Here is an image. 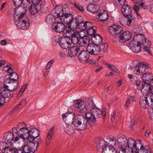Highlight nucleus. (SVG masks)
<instances>
[{
	"label": "nucleus",
	"mask_w": 153,
	"mask_h": 153,
	"mask_svg": "<svg viewBox=\"0 0 153 153\" xmlns=\"http://www.w3.org/2000/svg\"><path fill=\"white\" fill-rule=\"evenodd\" d=\"M105 141L103 139L100 140L98 143L97 144V148L98 151H102L103 150V147L105 145Z\"/></svg>",
	"instance_id": "38"
},
{
	"label": "nucleus",
	"mask_w": 153,
	"mask_h": 153,
	"mask_svg": "<svg viewBox=\"0 0 153 153\" xmlns=\"http://www.w3.org/2000/svg\"><path fill=\"white\" fill-rule=\"evenodd\" d=\"M117 141L120 149L119 153H151V148L149 146L145 148L141 145L140 149L137 146L135 140L131 137L128 138L123 135H120L117 137Z\"/></svg>",
	"instance_id": "1"
},
{
	"label": "nucleus",
	"mask_w": 153,
	"mask_h": 153,
	"mask_svg": "<svg viewBox=\"0 0 153 153\" xmlns=\"http://www.w3.org/2000/svg\"><path fill=\"white\" fill-rule=\"evenodd\" d=\"M53 29L57 32L61 33L64 32V33L65 34L66 30H68L66 25L63 23L59 22H54L53 25Z\"/></svg>",
	"instance_id": "13"
},
{
	"label": "nucleus",
	"mask_w": 153,
	"mask_h": 153,
	"mask_svg": "<svg viewBox=\"0 0 153 153\" xmlns=\"http://www.w3.org/2000/svg\"><path fill=\"white\" fill-rule=\"evenodd\" d=\"M88 11L93 13H95L97 10V6L94 4H89L87 7Z\"/></svg>",
	"instance_id": "41"
},
{
	"label": "nucleus",
	"mask_w": 153,
	"mask_h": 153,
	"mask_svg": "<svg viewBox=\"0 0 153 153\" xmlns=\"http://www.w3.org/2000/svg\"><path fill=\"white\" fill-rule=\"evenodd\" d=\"M108 30L111 35L115 36H118L119 41L121 43H124L129 40L132 36L131 33L129 31H125L122 33H120L123 30V28L120 25H114L109 27Z\"/></svg>",
	"instance_id": "2"
},
{
	"label": "nucleus",
	"mask_w": 153,
	"mask_h": 153,
	"mask_svg": "<svg viewBox=\"0 0 153 153\" xmlns=\"http://www.w3.org/2000/svg\"><path fill=\"white\" fill-rule=\"evenodd\" d=\"M91 39L93 43L95 45H98L102 42V39L100 35L96 34L91 37Z\"/></svg>",
	"instance_id": "25"
},
{
	"label": "nucleus",
	"mask_w": 153,
	"mask_h": 153,
	"mask_svg": "<svg viewBox=\"0 0 153 153\" xmlns=\"http://www.w3.org/2000/svg\"><path fill=\"white\" fill-rule=\"evenodd\" d=\"M88 123L90 124L88 118H86L82 115H78L74 123L75 128L77 130H83L86 128Z\"/></svg>",
	"instance_id": "7"
},
{
	"label": "nucleus",
	"mask_w": 153,
	"mask_h": 153,
	"mask_svg": "<svg viewBox=\"0 0 153 153\" xmlns=\"http://www.w3.org/2000/svg\"><path fill=\"white\" fill-rule=\"evenodd\" d=\"M58 42L61 47L64 49L68 48L71 45L70 42L68 41L66 38L64 37L59 38Z\"/></svg>",
	"instance_id": "21"
},
{
	"label": "nucleus",
	"mask_w": 153,
	"mask_h": 153,
	"mask_svg": "<svg viewBox=\"0 0 153 153\" xmlns=\"http://www.w3.org/2000/svg\"><path fill=\"white\" fill-rule=\"evenodd\" d=\"M90 41L89 37L87 36H80L79 38V45L81 47H85L89 44Z\"/></svg>",
	"instance_id": "18"
},
{
	"label": "nucleus",
	"mask_w": 153,
	"mask_h": 153,
	"mask_svg": "<svg viewBox=\"0 0 153 153\" xmlns=\"http://www.w3.org/2000/svg\"><path fill=\"white\" fill-rule=\"evenodd\" d=\"M20 108V106L18 104H17L15 107L10 112V114H11L13 113L14 112L17 111Z\"/></svg>",
	"instance_id": "50"
},
{
	"label": "nucleus",
	"mask_w": 153,
	"mask_h": 153,
	"mask_svg": "<svg viewBox=\"0 0 153 153\" xmlns=\"http://www.w3.org/2000/svg\"><path fill=\"white\" fill-rule=\"evenodd\" d=\"M74 5L76 8L79 11H83L84 9L82 6L78 2H76L74 3Z\"/></svg>",
	"instance_id": "48"
},
{
	"label": "nucleus",
	"mask_w": 153,
	"mask_h": 153,
	"mask_svg": "<svg viewBox=\"0 0 153 153\" xmlns=\"http://www.w3.org/2000/svg\"><path fill=\"white\" fill-rule=\"evenodd\" d=\"M28 84H26L24 85L21 88L20 91H21L22 92H23L26 89Z\"/></svg>",
	"instance_id": "63"
},
{
	"label": "nucleus",
	"mask_w": 153,
	"mask_h": 153,
	"mask_svg": "<svg viewBox=\"0 0 153 153\" xmlns=\"http://www.w3.org/2000/svg\"><path fill=\"white\" fill-rule=\"evenodd\" d=\"M147 97L148 98V99L151 100V105L153 107V93L152 92L150 93L147 96Z\"/></svg>",
	"instance_id": "53"
},
{
	"label": "nucleus",
	"mask_w": 153,
	"mask_h": 153,
	"mask_svg": "<svg viewBox=\"0 0 153 153\" xmlns=\"http://www.w3.org/2000/svg\"><path fill=\"white\" fill-rule=\"evenodd\" d=\"M114 146H108V151L109 153H116V151L114 148Z\"/></svg>",
	"instance_id": "49"
},
{
	"label": "nucleus",
	"mask_w": 153,
	"mask_h": 153,
	"mask_svg": "<svg viewBox=\"0 0 153 153\" xmlns=\"http://www.w3.org/2000/svg\"><path fill=\"white\" fill-rule=\"evenodd\" d=\"M13 1L15 6H19L22 4H25V0H13Z\"/></svg>",
	"instance_id": "46"
},
{
	"label": "nucleus",
	"mask_w": 153,
	"mask_h": 153,
	"mask_svg": "<svg viewBox=\"0 0 153 153\" xmlns=\"http://www.w3.org/2000/svg\"><path fill=\"white\" fill-rule=\"evenodd\" d=\"M148 100V98L145 97L140 99L139 103L142 108H148L149 103Z\"/></svg>",
	"instance_id": "28"
},
{
	"label": "nucleus",
	"mask_w": 153,
	"mask_h": 153,
	"mask_svg": "<svg viewBox=\"0 0 153 153\" xmlns=\"http://www.w3.org/2000/svg\"><path fill=\"white\" fill-rule=\"evenodd\" d=\"M132 47L131 48V50L134 53H138L141 51V46L142 45L141 44L139 43H135L132 42Z\"/></svg>",
	"instance_id": "32"
},
{
	"label": "nucleus",
	"mask_w": 153,
	"mask_h": 153,
	"mask_svg": "<svg viewBox=\"0 0 153 153\" xmlns=\"http://www.w3.org/2000/svg\"><path fill=\"white\" fill-rule=\"evenodd\" d=\"M132 42L135 43H138L141 44L142 46H144V51L147 52L150 55L152 54L150 48V46L151 45V42L148 39H146L143 34L134 35Z\"/></svg>",
	"instance_id": "6"
},
{
	"label": "nucleus",
	"mask_w": 153,
	"mask_h": 153,
	"mask_svg": "<svg viewBox=\"0 0 153 153\" xmlns=\"http://www.w3.org/2000/svg\"><path fill=\"white\" fill-rule=\"evenodd\" d=\"M76 21L74 23L75 24V26L74 28H76L78 27L81 30H86L85 22H81L79 23L77 22L76 18L74 19Z\"/></svg>",
	"instance_id": "35"
},
{
	"label": "nucleus",
	"mask_w": 153,
	"mask_h": 153,
	"mask_svg": "<svg viewBox=\"0 0 153 153\" xmlns=\"http://www.w3.org/2000/svg\"><path fill=\"white\" fill-rule=\"evenodd\" d=\"M27 104L26 100L25 99H24L22 100L19 104L20 106L23 105L24 106L26 105Z\"/></svg>",
	"instance_id": "60"
},
{
	"label": "nucleus",
	"mask_w": 153,
	"mask_h": 153,
	"mask_svg": "<svg viewBox=\"0 0 153 153\" xmlns=\"http://www.w3.org/2000/svg\"><path fill=\"white\" fill-rule=\"evenodd\" d=\"M41 0H32L31 2L33 5H37L40 2Z\"/></svg>",
	"instance_id": "61"
},
{
	"label": "nucleus",
	"mask_w": 153,
	"mask_h": 153,
	"mask_svg": "<svg viewBox=\"0 0 153 153\" xmlns=\"http://www.w3.org/2000/svg\"><path fill=\"white\" fill-rule=\"evenodd\" d=\"M14 21L15 23L18 22L19 21L22 22H29L28 19L27 17L25 14L18 15L15 14L14 15Z\"/></svg>",
	"instance_id": "24"
},
{
	"label": "nucleus",
	"mask_w": 153,
	"mask_h": 153,
	"mask_svg": "<svg viewBox=\"0 0 153 153\" xmlns=\"http://www.w3.org/2000/svg\"><path fill=\"white\" fill-rule=\"evenodd\" d=\"M19 76L13 70L12 72H11L7 75L5 76V80H9L10 81H18Z\"/></svg>",
	"instance_id": "26"
},
{
	"label": "nucleus",
	"mask_w": 153,
	"mask_h": 153,
	"mask_svg": "<svg viewBox=\"0 0 153 153\" xmlns=\"http://www.w3.org/2000/svg\"><path fill=\"white\" fill-rule=\"evenodd\" d=\"M89 56V53L87 51H82L79 53L78 56V58L81 62L85 63L88 61Z\"/></svg>",
	"instance_id": "17"
},
{
	"label": "nucleus",
	"mask_w": 153,
	"mask_h": 153,
	"mask_svg": "<svg viewBox=\"0 0 153 153\" xmlns=\"http://www.w3.org/2000/svg\"><path fill=\"white\" fill-rule=\"evenodd\" d=\"M96 27L95 26H93V27L89 28L87 30V33L88 35L92 37L94 35H96V33L97 30H96Z\"/></svg>",
	"instance_id": "40"
},
{
	"label": "nucleus",
	"mask_w": 153,
	"mask_h": 153,
	"mask_svg": "<svg viewBox=\"0 0 153 153\" xmlns=\"http://www.w3.org/2000/svg\"><path fill=\"white\" fill-rule=\"evenodd\" d=\"M150 69L149 67L143 63L139 62L135 66L134 70L135 74H144L145 72L148 71Z\"/></svg>",
	"instance_id": "11"
},
{
	"label": "nucleus",
	"mask_w": 153,
	"mask_h": 153,
	"mask_svg": "<svg viewBox=\"0 0 153 153\" xmlns=\"http://www.w3.org/2000/svg\"><path fill=\"white\" fill-rule=\"evenodd\" d=\"M4 70L6 72H7L9 74L11 72H12L13 70V68H12L11 67H9L8 65H6L3 68Z\"/></svg>",
	"instance_id": "51"
},
{
	"label": "nucleus",
	"mask_w": 153,
	"mask_h": 153,
	"mask_svg": "<svg viewBox=\"0 0 153 153\" xmlns=\"http://www.w3.org/2000/svg\"><path fill=\"white\" fill-rule=\"evenodd\" d=\"M79 47L78 45L71 46L68 50V54L70 57L76 56L79 50Z\"/></svg>",
	"instance_id": "22"
},
{
	"label": "nucleus",
	"mask_w": 153,
	"mask_h": 153,
	"mask_svg": "<svg viewBox=\"0 0 153 153\" xmlns=\"http://www.w3.org/2000/svg\"><path fill=\"white\" fill-rule=\"evenodd\" d=\"M64 130L65 132L70 135H72L74 132L73 127L70 125H66L64 127Z\"/></svg>",
	"instance_id": "37"
},
{
	"label": "nucleus",
	"mask_w": 153,
	"mask_h": 153,
	"mask_svg": "<svg viewBox=\"0 0 153 153\" xmlns=\"http://www.w3.org/2000/svg\"><path fill=\"white\" fill-rule=\"evenodd\" d=\"M4 144V142L0 143V149L2 150V153H15V149L10 147H5L4 148H1V146Z\"/></svg>",
	"instance_id": "29"
},
{
	"label": "nucleus",
	"mask_w": 153,
	"mask_h": 153,
	"mask_svg": "<svg viewBox=\"0 0 153 153\" xmlns=\"http://www.w3.org/2000/svg\"><path fill=\"white\" fill-rule=\"evenodd\" d=\"M37 6L36 5H31L29 8V11L32 15H35L38 12Z\"/></svg>",
	"instance_id": "44"
},
{
	"label": "nucleus",
	"mask_w": 153,
	"mask_h": 153,
	"mask_svg": "<svg viewBox=\"0 0 153 153\" xmlns=\"http://www.w3.org/2000/svg\"><path fill=\"white\" fill-rule=\"evenodd\" d=\"M5 83L8 84L9 85H7L9 86V88L10 89L11 91H14L18 88L19 82L18 81H10L9 80H5Z\"/></svg>",
	"instance_id": "23"
},
{
	"label": "nucleus",
	"mask_w": 153,
	"mask_h": 153,
	"mask_svg": "<svg viewBox=\"0 0 153 153\" xmlns=\"http://www.w3.org/2000/svg\"><path fill=\"white\" fill-rule=\"evenodd\" d=\"M53 16L51 14H49L47 16L46 21L48 23L51 22L52 21Z\"/></svg>",
	"instance_id": "55"
},
{
	"label": "nucleus",
	"mask_w": 153,
	"mask_h": 153,
	"mask_svg": "<svg viewBox=\"0 0 153 153\" xmlns=\"http://www.w3.org/2000/svg\"><path fill=\"white\" fill-rule=\"evenodd\" d=\"M143 2H141L140 5L145 9L147 8V6L152 2L153 0H143Z\"/></svg>",
	"instance_id": "43"
},
{
	"label": "nucleus",
	"mask_w": 153,
	"mask_h": 153,
	"mask_svg": "<svg viewBox=\"0 0 153 153\" xmlns=\"http://www.w3.org/2000/svg\"><path fill=\"white\" fill-rule=\"evenodd\" d=\"M86 104L88 107L90 108V110L91 112V113L87 112L85 114L86 117L89 118L90 125L91 126L93 125L96 122L95 117L98 118L103 117V119H105L106 116V112L105 111H101L93 103H92L91 105V103L88 102Z\"/></svg>",
	"instance_id": "3"
},
{
	"label": "nucleus",
	"mask_w": 153,
	"mask_h": 153,
	"mask_svg": "<svg viewBox=\"0 0 153 153\" xmlns=\"http://www.w3.org/2000/svg\"><path fill=\"white\" fill-rule=\"evenodd\" d=\"M102 152V153H109L108 149H107V146H105L103 147Z\"/></svg>",
	"instance_id": "62"
},
{
	"label": "nucleus",
	"mask_w": 153,
	"mask_h": 153,
	"mask_svg": "<svg viewBox=\"0 0 153 153\" xmlns=\"http://www.w3.org/2000/svg\"><path fill=\"white\" fill-rule=\"evenodd\" d=\"M153 76L152 73L148 71L145 72L142 76L143 82H150L149 81L152 80Z\"/></svg>",
	"instance_id": "27"
},
{
	"label": "nucleus",
	"mask_w": 153,
	"mask_h": 153,
	"mask_svg": "<svg viewBox=\"0 0 153 153\" xmlns=\"http://www.w3.org/2000/svg\"><path fill=\"white\" fill-rule=\"evenodd\" d=\"M130 103V99L129 98H128L127 99L126 104L125 105V106L127 108L129 105Z\"/></svg>",
	"instance_id": "64"
},
{
	"label": "nucleus",
	"mask_w": 153,
	"mask_h": 153,
	"mask_svg": "<svg viewBox=\"0 0 153 153\" xmlns=\"http://www.w3.org/2000/svg\"><path fill=\"white\" fill-rule=\"evenodd\" d=\"M62 117L64 121L67 125L74 123L76 119L75 114L72 112H68L62 114Z\"/></svg>",
	"instance_id": "10"
},
{
	"label": "nucleus",
	"mask_w": 153,
	"mask_h": 153,
	"mask_svg": "<svg viewBox=\"0 0 153 153\" xmlns=\"http://www.w3.org/2000/svg\"><path fill=\"white\" fill-rule=\"evenodd\" d=\"M74 106L76 110L82 114H85L88 111L86 106L85 105L84 101L79 99L74 101Z\"/></svg>",
	"instance_id": "8"
},
{
	"label": "nucleus",
	"mask_w": 153,
	"mask_h": 153,
	"mask_svg": "<svg viewBox=\"0 0 153 153\" xmlns=\"http://www.w3.org/2000/svg\"><path fill=\"white\" fill-rule=\"evenodd\" d=\"M71 28L68 30H66V33H65L66 36L67 37H69L70 36H71V38L73 37H78L77 36V34L76 33L74 32L73 30H71Z\"/></svg>",
	"instance_id": "39"
},
{
	"label": "nucleus",
	"mask_w": 153,
	"mask_h": 153,
	"mask_svg": "<svg viewBox=\"0 0 153 153\" xmlns=\"http://www.w3.org/2000/svg\"><path fill=\"white\" fill-rule=\"evenodd\" d=\"M28 130L29 141L27 143V144L30 146L33 150H36L37 149L39 143L42 142V140L40 138L36 140V138L39 136L40 134L38 130L35 128H32L30 129L28 128Z\"/></svg>",
	"instance_id": "5"
},
{
	"label": "nucleus",
	"mask_w": 153,
	"mask_h": 153,
	"mask_svg": "<svg viewBox=\"0 0 153 153\" xmlns=\"http://www.w3.org/2000/svg\"><path fill=\"white\" fill-rule=\"evenodd\" d=\"M63 12V11L62 7L60 6H57L55 7V9L54 16L56 18L59 17L60 18L64 14Z\"/></svg>",
	"instance_id": "30"
},
{
	"label": "nucleus",
	"mask_w": 153,
	"mask_h": 153,
	"mask_svg": "<svg viewBox=\"0 0 153 153\" xmlns=\"http://www.w3.org/2000/svg\"><path fill=\"white\" fill-rule=\"evenodd\" d=\"M107 139L110 140V142L111 141L113 142V143L111 144V146H116V140L114 137L112 136H109L107 137Z\"/></svg>",
	"instance_id": "47"
},
{
	"label": "nucleus",
	"mask_w": 153,
	"mask_h": 153,
	"mask_svg": "<svg viewBox=\"0 0 153 153\" xmlns=\"http://www.w3.org/2000/svg\"><path fill=\"white\" fill-rule=\"evenodd\" d=\"M85 23L86 30H87L89 28L93 27V26L92 23L90 22H85Z\"/></svg>",
	"instance_id": "52"
},
{
	"label": "nucleus",
	"mask_w": 153,
	"mask_h": 153,
	"mask_svg": "<svg viewBox=\"0 0 153 153\" xmlns=\"http://www.w3.org/2000/svg\"><path fill=\"white\" fill-rule=\"evenodd\" d=\"M16 26L19 28L23 30H26L29 27V23L28 22H22L19 21L15 23Z\"/></svg>",
	"instance_id": "33"
},
{
	"label": "nucleus",
	"mask_w": 153,
	"mask_h": 153,
	"mask_svg": "<svg viewBox=\"0 0 153 153\" xmlns=\"http://www.w3.org/2000/svg\"><path fill=\"white\" fill-rule=\"evenodd\" d=\"M99 46L93 44H89L87 46L86 50L89 54L97 55L100 53Z\"/></svg>",
	"instance_id": "14"
},
{
	"label": "nucleus",
	"mask_w": 153,
	"mask_h": 153,
	"mask_svg": "<svg viewBox=\"0 0 153 153\" xmlns=\"http://www.w3.org/2000/svg\"><path fill=\"white\" fill-rule=\"evenodd\" d=\"M124 17L120 19V22L123 26H129L132 22L134 21V16L131 15L132 12L131 8L128 5H123L121 9Z\"/></svg>",
	"instance_id": "4"
},
{
	"label": "nucleus",
	"mask_w": 153,
	"mask_h": 153,
	"mask_svg": "<svg viewBox=\"0 0 153 153\" xmlns=\"http://www.w3.org/2000/svg\"><path fill=\"white\" fill-rule=\"evenodd\" d=\"M9 88L8 86L5 83H4V88L0 87V95L1 94L0 97H3L4 99L6 97H12L13 96L12 93L13 91H11Z\"/></svg>",
	"instance_id": "12"
},
{
	"label": "nucleus",
	"mask_w": 153,
	"mask_h": 153,
	"mask_svg": "<svg viewBox=\"0 0 153 153\" xmlns=\"http://www.w3.org/2000/svg\"><path fill=\"white\" fill-rule=\"evenodd\" d=\"M100 53V52H106L108 49L107 45L105 43H102L100 46L99 48Z\"/></svg>",
	"instance_id": "45"
},
{
	"label": "nucleus",
	"mask_w": 153,
	"mask_h": 153,
	"mask_svg": "<svg viewBox=\"0 0 153 153\" xmlns=\"http://www.w3.org/2000/svg\"><path fill=\"white\" fill-rule=\"evenodd\" d=\"M15 13L18 15L25 14L26 13V9L25 7L20 5L19 6H16Z\"/></svg>",
	"instance_id": "34"
},
{
	"label": "nucleus",
	"mask_w": 153,
	"mask_h": 153,
	"mask_svg": "<svg viewBox=\"0 0 153 153\" xmlns=\"http://www.w3.org/2000/svg\"><path fill=\"white\" fill-rule=\"evenodd\" d=\"M133 32L134 35H142L143 33V30L142 27H136L134 29Z\"/></svg>",
	"instance_id": "42"
},
{
	"label": "nucleus",
	"mask_w": 153,
	"mask_h": 153,
	"mask_svg": "<svg viewBox=\"0 0 153 153\" xmlns=\"http://www.w3.org/2000/svg\"><path fill=\"white\" fill-rule=\"evenodd\" d=\"M18 138L20 137L24 139L28 140V128H22L18 132Z\"/></svg>",
	"instance_id": "19"
},
{
	"label": "nucleus",
	"mask_w": 153,
	"mask_h": 153,
	"mask_svg": "<svg viewBox=\"0 0 153 153\" xmlns=\"http://www.w3.org/2000/svg\"><path fill=\"white\" fill-rule=\"evenodd\" d=\"M54 126L52 127L48 131L46 138V144L49 145L52 139V137L54 134Z\"/></svg>",
	"instance_id": "31"
},
{
	"label": "nucleus",
	"mask_w": 153,
	"mask_h": 153,
	"mask_svg": "<svg viewBox=\"0 0 153 153\" xmlns=\"http://www.w3.org/2000/svg\"><path fill=\"white\" fill-rule=\"evenodd\" d=\"M54 60L53 59L51 60L50 61H49L46 65V70H47L49 69L50 68Z\"/></svg>",
	"instance_id": "58"
},
{
	"label": "nucleus",
	"mask_w": 153,
	"mask_h": 153,
	"mask_svg": "<svg viewBox=\"0 0 153 153\" xmlns=\"http://www.w3.org/2000/svg\"><path fill=\"white\" fill-rule=\"evenodd\" d=\"M136 123V122L135 120L134 119H132L130 122L129 127L130 128H132V129H133V128L134 127Z\"/></svg>",
	"instance_id": "57"
},
{
	"label": "nucleus",
	"mask_w": 153,
	"mask_h": 153,
	"mask_svg": "<svg viewBox=\"0 0 153 153\" xmlns=\"http://www.w3.org/2000/svg\"><path fill=\"white\" fill-rule=\"evenodd\" d=\"M87 62H88L89 64H91V65H95L96 66L97 65V64L98 63L97 62L96 60L89 59H88V61L86 62V63Z\"/></svg>",
	"instance_id": "54"
},
{
	"label": "nucleus",
	"mask_w": 153,
	"mask_h": 153,
	"mask_svg": "<svg viewBox=\"0 0 153 153\" xmlns=\"http://www.w3.org/2000/svg\"><path fill=\"white\" fill-rule=\"evenodd\" d=\"M60 19L62 22H63L65 24H66V26L68 25V29H70L71 28V23L73 22L74 23L76 21L74 19L75 21H73L74 19L70 13H64Z\"/></svg>",
	"instance_id": "9"
},
{
	"label": "nucleus",
	"mask_w": 153,
	"mask_h": 153,
	"mask_svg": "<svg viewBox=\"0 0 153 153\" xmlns=\"http://www.w3.org/2000/svg\"><path fill=\"white\" fill-rule=\"evenodd\" d=\"M141 85V91L145 95L149 94L150 92H153V86L151 85L150 82H143Z\"/></svg>",
	"instance_id": "16"
},
{
	"label": "nucleus",
	"mask_w": 153,
	"mask_h": 153,
	"mask_svg": "<svg viewBox=\"0 0 153 153\" xmlns=\"http://www.w3.org/2000/svg\"><path fill=\"white\" fill-rule=\"evenodd\" d=\"M98 16L99 20L101 21H105L108 19V14L106 12L100 13H98Z\"/></svg>",
	"instance_id": "36"
},
{
	"label": "nucleus",
	"mask_w": 153,
	"mask_h": 153,
	"mask_svg": "<svg viewBox=\"0 0 153 153\" xmlns=\"http://www.w3.org/2000/svg\"><path fill=\"white\" fill-rule=\"evenodd\" d=\"M31 147L28 145L27 143V145L22 146V149H15V153H34Z\"/></svg>",
	"instance_id": "20"
},
{
	"label": "nucleus",
	"mask_w": 153,
	"mask_h": 153,
	"mask_svg": "<svg viewBox=\"0 0 153 153\" xmlns=\"http://www.w3.org/2000/svg\"><path fill=\"white\" fill-rule=\"evenodd\" d=\"M133 9L136 12L137 15H138L139 16H140L138 13V12L140 10L139 8L137 6V5H135L133 7Z\"/></svg>",
	"instance_id": "59"
},
{
	"label": "nucleus",
	"mask_w": 153,
	"mask_h": 153,
	"mask_svg": "<svg viewBox=\"0 0 153 153\" xmlns=\"http://www.w3.org/2000/svg\"><path fill=\"white\" fill-rule=\"evenodd\" d=\"M14 134L11 132H9L5 133L4 135V138L5 140V142L6 144L11 143L13 142L17 141L18 140V137L16 136L15 138H14Z\"/></svg>",
	"instance_id": "15"
},
{
	"label": "nucleus",
	"mask_w": 153,
	"mask_h": 153,
	"mask_svg": "<svg viewBox=\"0 0 153 153\" xmlns=\"http://www.w3.org/2000/svg\"><path fill=\"white\" fill-rule=\"evenodd\" d=\"M79 37H73L71 38V41L74 44H78Z\"/></svg>",
	"instance_id": "56"
}]
</instances>
